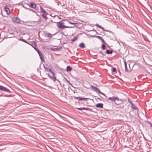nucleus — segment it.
I'll return each instance as SVG.
<instances>
[{"mask_svg":"<svg viewBox=\"0 0 152 152\" xmlns=\"http://www.w3.org/2000/svg\"><path fill=\"white\" fill-rule=\"evenodd\" d=\"M64 24V23L58 22L57 23V27L61 29H64L65 28H71L73 27L74 26H65L63 25Z\"/></svg>","mask_w":152,"mask_h":152,"instance_id":"obj_1","label":"nucleus"},{"mask_svg":"<svg viewBox=\"0 0 152 152\" xmlns=\"http://www.w3.org/2000/svg\"><path fill=\"white\" fill-rule=\"evenodd\" d=\"M115 103V104H120L122 103V100L117 97H116Z\"/></svg>","mask_w":152,"mask_h":152,"instance_id":"obj_2","label":"nucleus"},{"mask_svg":"<svg viewBox=\"0 0 152 152\" xmlns=\"http://www.w3.org/2000/svg\"><path fill=\"white\" fill-rule=\"evenodd\" d=\"M12 20L14 22L17 23H21L20 20L18 18H13Z\"/></svg>","mask_w":152,"mask_h":152,"instance_id":"obj_3","label":"nucleus"},{"mask_svg":"<svg viewBox=\"0 0 152 152\" xmlns=\"http://www.w3.org/2000/svg\"><path fill=\"white\" fill-rule=\"evenodd\" d=\"M0 90H1V91L5 92H9V90L8 89H7L6 87L1 86L0 85Z\"/></svg>","mask_w":152,"mask_h":152,"instance_id":"obj_4","label":"nucleus"},{"mask_svg":"<svg viewBox=\"0 0 152 152\" xmlns=\"http://www.w3.org/2000/svg\"><path fill=\"white\" fill-rule=\"evenodd\" d=\"M31 7L34 9H35L36 10H38L37 8L38 7L37 6L36 4L34 2H31Z\"/></svg>","mask_w":152,"mask_h":152,"instance_id":"obj_5","label":"nucleus"},{"mask_svg":"<svg viewBox=\"0 0 152 152\" xmlns=\"http://www.w3.org/2000/svg\"><path fill=\"white\" fill-rule=\"evenodd\" d=\"M38 53L39 56L40 58L41 59V60L42 61H43L44 60V58L43 56L42 55V54L41 52H40L39 50L37 51Z\"/></svg>","mask_w":152,"mask_h":152,"instance_id":"obj_6","label":"nucleus"},{"mask_svg":"<svg viewBox=\"0 0 152 152\" xmlns=\"http://www.w3.org/2000/svg\"><path fill=\"white\" fill-rule=\"evenodd\" d=\"M79 101H85L86 99H88L87 98L82 97H75Z\"/></svg>","mask_w":152,"mask_h":152,"instance_id":"obj_7","label":"nucleus"},{"mask_svg":"<svg viewBox=\"0 0 152 152\" xmlns=\"http://www.w3.org/2000/svg\"><path fill=\"white\" fill-rule=\"evenodd\" d=\"M4 11L6 12L7 14V15H9L10 14V11L9 8L6 7H4Z\"/></svg>","mask_w":152,"mask_h":152,"instance_id":"obj_8","label":"nucleus"},{"mask_svg":"<svg viewBox=\"0 0 152 152\" xmlns=\"http://www.w3.org/2000/svg\"><path fill=\"white\" fill-rule=\"evenodd\" d=\"M91 87L93 89H94V91L96 92H99V89H98L97 88L95 87L92 85L91 86Z\"/></svg>","mask_w":152,"mask_h":152,"instance_id":"obj_9","label":"nucleus"},{"mask_svg":"<svg viewBox=\"0 0 152 152\" xmlns=\"http://www.w3.org/2000/svg\"><path fill=\"white\" fill-rule=\"evenodd\" d=\"M116 97L113 96L112 97H110L108 98V100H110L111 102H115Z\"/></svg>","mask_w":152,"mask_h":152,"instance_id":"obj_10","label":"nucleus"},{"mask_svg":"<svg viewBox=\"0 0 152 152\" xmlns=\"http://www.w3.org/2000/svg\"><path fill=\"white\" fill-rule=\"evenodd\" d=\"M103 104L102 103H99L96 104V106L98 108H102L103 107Z\"/></svg>","mask_w":152,"mask_h":152,"instance_id":"obj_11","label":"nucleus"},{"mask_svg":"<svg viewBox=\"0 0 152 152\" xmlns=\"http://www.w3.org/2000/svg\"><path fill=\"white\" fill-rule=\"evenodd\" d=\"M79 46L80 48H84L85 47V45L83 43H80Z\"/></svg>","mask_w":152,"mask_h":152,"instance_id":"obj_12","label":"nucleus"},{"mask_svg":"<svg viewBox=\"0 0 152 152\" xmlns=\"http://www.w3.org/2000/svg\"><path fill=\"white\" fill-rule=\"evenodd\" d=\"M96 26L97 27H99V28L101 29L102 30L106 31H108L107 30H105L104 29V28L103 27H102L101 26H100L98 24H96Z\"/></svg>","mask_w":152,"mask_h":152,"instance_id":"obj_13","label":"nucleus"},{"mask_svg":"<svg viewBox=\"0 0 152 152\" xmlns=\"http://www.w3.org/2000/svg\"><path fill=\"white\" fill-rule=\"evenodd\" d=\"M131 105L132 108L133 109H134V110L137 109V108L135 106V105L133 103H132Z\"/></svg>","mask_w":152,"mask_h":152,"instance_id":"obj_14","label":"nucleus"},{"mask_svg":"<svg viewBox=\"0 0 152 152\" xmlns=\"http://www.w3.org/2000/svg\"><path fill=\"white\" fill-rule=\"evenodd\" d=\"M72 69V68L71 67H70L69 66H67V67H66V71H71Z\"/></svg>","mask_w":152,"mask_h":152,"instance_id":"obj_15","label":"nucleus"},{"mask_svg":"<svg viewBox=\"0 0 152 152\" xmlns=\"http://www.w3.org/2000/svg\"><path fill=\"white\" fill-rule=\"evenodd\" d=\"M45 34L47 35V37L48 38H51L52 37L51 34L48 33H46Z\"/></svg>","mask_w":152,"mask_h":152,"instance_id":"obj_16","label":"nucleus"},{"mask_svg":"<svg viewBox=\"0 0 152 152\" xmlns=\"http://www.w3.org/2000/svg\"><path fill=\"white\" fill-rule=\"evenodd\" d=\"M124 66H125V71L126 72H128V70L127 69L126 63L125 61H124Z\"/></svg>","mask_w":152,"mask_h":152,"instance_id":"obj_17","label":"nucleus"},{"mask_svg":"<svg viewBox=\"0 0 152 152\" xmlns=\"http://www.w3.org/2000/svg\"><path fill=\"white\" fill-rule=\"evenodd\" d=\"M106 53H107V54H112L113 52L112 50H107V51H106Z\"/></svg>","mask_w":152,"mask_h":152,"instance_id":"obj_18","label":"nucleus"},{"mask_svg":"<svg viewBox=\"0 0 152 152\" xmlns=\"http://www.w3.org/2000/svg\"><path fill=\"white\" fill-rule=\"evenodd\" d=\"M112 71L113 72L116 73V69L115 68L112 67Z\"/></svg>","mask_w":152,"mask_h":152,"instance_id":"obj_19","label":"nucleus"},{"mask_svg":"<svg viewBox=\"0 0 152 152\" xmlns=\"http://www.w3.org/2000/svg\"><path fill=\"white\" fill-rule=\"evenodd\" d=\"M42 16L46 20L48 19V17L44 14H42Z\"/></svg>","mask_w":152,"mask_h":152,"instance_id":"obj_20","label":"nucleus"},{"mask_svg":"<svg viewBox=\"0 0 152 152\" xmlns=\"http://www.w3.org/2000/svg\"><path fill=\"white\" fill-rule=\"evenodd\" d=\"M128 100V102L131 104L132 103V101L131 100L129 99V98H127Z\"/></svg>","mask_w":152,"mask_h":152,"instance_id":"obj_21","label":"nucleus"},{"mask_svg":"<svg viewBox=\"0 0 152 152\" xmlns=\"http://www.w3.org/2000/svg\"><path fill=\"white\" fill-rule=\"evenodd\" d=\"M83 110H89V108L87 107H82Z\"/></svg>","mask_w":152,"mask_h":152,"instance_id":"obj_22","label":"nucleus"},{"mask_svg":"<svg viewBox=\"0 0 152 152\" xmlns=\"http://www.w3.org/2000/svg\"><path fill=\"white\" fill-rule=\"evenodd\" d=\"M45 69L47 71V72H49L50 71H51V69H49L48 68H45Z\"/></svg>","mask_w":152,"mask_h":152,"instance_id":"obj_23","label":"nucleus"},{"mask_svg":"<svg viewBox=\"0 0 152 152\" xmlns=\"http://www.w3.org/2000/svg\"><path fill=\"white\" fill-rule=\"evenodd\" d=\"M49 72L52 75L54 76V72L52 70H51V71H50Z\"/></svg>","mask_w":152,"mask_h":152,"instance_id":"obj_24","label":"nucleus"},{"mask_svg":"<svg viewBox=\"0 0 152 152\" xmlns=\"http://www.w3.org/2000/svg\"><path fill=\"white\" fill-rule=\"evenodd\" d=\"M62 48V47H61L60 48H54V50L55 51H58V50H59L61 49Z\"/></svg>","mask_w":152,"mask_h":152,"instance_id":"obj_25","label":"nucleus"},{"mask_svg":"<svg viewBox=\"0 0 152 152\" xmlns=\"http://www.w3.org/2000/svg\"><path fill=\"white\" fill-rule=\"evenodd\" d=\"M99 92V93L102 94L104 96H106L105 95V94H104V93L100 91V90H99V92Z\"/></svg>","mask_w":152,"mask_h":152,"instance_id":"obj_26","label":"nucleus"},{"mask_svg":"<svg viewBox=\"0 0 152 152\" xmlns=\"http://www.w3.org/2000/svg\"><path fill=\"white\" fill-rule=\"evenodd\" d=\"M77 39V38L76 37H74L73 38V39L72 40V42H74Z\"/></svg>","mask_w":152,"mask_h":152,"instance_id":"obj_27","label":"nucleus"},{"mask_svg":"<svg viewBox=\"0 0 152 152\" xmlns=\"http://www.w3.org/2000/svg\"><path fill=\"white\" fill-rule=\"evenodd\" d=\"M105 45L104 44H103L102 45V48L103 50L105 49Z\"/></svg>","mask_w":152,"mask_h":152,"instance_id":"obj_28","label":"nucleus"},{"mask_svg":"<svg viewBox=\"0 0 152 152\" xmlns=\"http://www.w3.org/2000/svg\"><path fill=\"white\" fill-rule=\"evenodd\" d=\"M99 53L100 54H101L102 55H104V53L103 54L102 52V51H99Z\"/></svg>","mask_w":152,"mask_h":152,"instance_id":"obj_29","label":"nucleus"},{"mask_svg":"<svg viewBox=\"0 0 152 152\" xmlns=\"http://www.w3.org/2000/svg\"><path fill=\"white\" fill-rule=\"evenodd\" d=\"M68 22H69V23H70L71 24H73V25H75V23H72V22H71L70 21H69Z\"/></svg>","mask_w":152,"mask_h":152,"instance_id":"obj_30","label":"nucleus"},{"mask_svg":"<svg viewBox=\"0 0 152 152\" xmlns=\"http://www.w3.org/2000/svg\"><path fill=\"white\" fill-rule=\"evenodd\" d=\"M77 110H83L82 107L78 108H77Z\"/></svg>","mask_w":152,"mask_h":152,"instance_id":"obj_31","label":"nucleus"},{"mask_svg":"<svg viewBox=\"0 0 152 152\" xmlns=\"http://www.w3.org/2000/svg\"><path fill=\"white\" fill-rule=\"evenodd\" d=\"M48 76H49V77L50 78L52 79V77L50 76V74H48Z\"/></svg>","mask_w":152,"mask_h":152,"instance_id":"obj_32","label":"nucleus"},{"mask_svg":"<svg viewBox=\"0 0 152 152\" xmlns=\"http://www.w3.org/2000/svg\"><path fill=\"white\" fill-rule=\"evenodd\" d=\"M97 37L99 39H102L101 37H100V36H97Z\"/></svg>","mask_w":152,"mask_h":152,"instance_id":"obj_33","label":"nucleus"},{"mask_svg":"<svg viewBox=\"0 0 152 152\" xmlns=\"http://www.w3.org/2000/svg\"><path fill=\"white\" fill-rule=\"evenodd\" d=\"M23 7H24V8L26 9H28V10H29V9L27 8L26 7H25L24 6H23Z\"/></svg>","mask_w":152,"mask_h":152,"instance_id":"obj_34","label":"nucleus"},{"mask_svg":"<svg viewBox=\"0 0 152 152\" xmlns=\"http://www.w3.org/2000/svg\"><path fill=\"white\" fill-rule=\"evenodd\" d=\"M101 40H102V42L103 43H104V40L103 39H101Z\"/></svg>","mask_w":152,"mask_h":152,"instance_id":"obj_35","label":"nucleus"},{"mask_svg":"<svg viewBox=\"0 0 152 152\" xmlns=\"http://www.w3.org/2000/svg\"><path fill=\"white\" fill-rule=\"evenodd\" d=\"M20 40L22 41L25 42V41L24 39H20Z\"/></svg>","mask_w":152,"mask_h":152,"instance_id":"obj_36","label":"nucleus"},{"mask_svg":"<svg viewBox=\"0 0 152 152\" xmlns=\"http://www.w3.org/2000/svg\"><path fill=\"white\" fill-rule=\"evenodd\" d=\"M53 78L54 79V81H55L56 80V77H53Z\"/></svg>","mask_w":152,"mask_h":152,"instance_id":"obj_37","label":"nucleus"},{"mask_svg":"<svg viewBox=\"0 0 152 152\" xmlns=\"http://www.w3.org/2000/svg\"><path fill=\"white\" fill-rule=\"evenodd\" d=\"M66 81L68 83H69V81H68L67 80H66Z\"/></svg>","mask_w":152,"mask_h":152,"instance_id":"obj_38","label":"nucleus"},{"mask_svg":"<svg viewBox=\"0 0 152 152\" xmlns=\"http://www.w3.org/2000/svg\"><path fill=\"white\" fill-rule=\"evenodd\" d=\"M43 12H44V13H45V12H46V11L45 10H43Z\"/></svg>","mask_w":152,"mask_h":152,"instance_id":"obj_39","label":"nucleus"},{"mask_svg":"<svg viewBox=\"0 0 152 152\" xmlns=\"http://www.w3.org/2000/svg\"><path fill=\"white\" fill-rule=\"evenodd\" d=\"M150 125H151V126L152 127V124H150Z\"/></svg>","mask_w":152,"mask_h":152,"instance_id":"obj_40","label":"nucleus"},{"mask_svg":"<svg viewBox=\"0 0 152 152\" xmlns=\"http://www.w3.org/2000/svg\"><path fill=\"white\" fill-rule=\"evenodd\" d=\"M39 7L40 8V9L41 8V7H40V5H39Z\"/></svg>","mask_w":152,"mask_h":152,"instance_id":"obj_41","label":"nucleus"}]
</instances>
